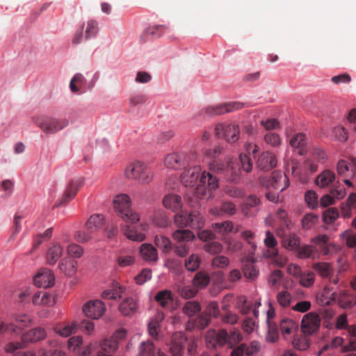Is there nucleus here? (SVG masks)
I'll list each match as a JSON object with an SVG mask.
<instances>
[{
	"instance_id": "1",
	"label": "nucleus",
	"mask_w": 356,
	"mask_h": 356,
	"mask_svg": "<svg viewBox=\"0 0 356 356\" xmlns=\"http://www.w3.org/2000/svg\"><path fill=\"white\" fill-rule=\"evenodd\" d=\"M201 169L198 165L189 168L181 174L180 178L182 184L186 187H193L200 178ZM219 179L211 172L204 171L200 176V184L194 190L197 198H202L207 195L208 191L218 188Z\"/></svg>"
},
{
	"instance_id": "2",
	"label": "nucleus",
	"mask_w": 356,
	"mask_h": 356,
	"mask_svg": "<svg viewBox=\"0 0 356 356\" xmlns=\"http://www.w3.org/2000/svg\"><path fill=\"white\" fill-rule=\"evenodd\" d=\"M243 339V336L240 331L234 328L227 332L225 329H220L218 331L209 330L205 336L207 346L209 348H217L227 345L229 348H232Z\"/></svg>"
},
{
	"instance_id": "3",
	"label": "nucleus",
	"mask_w": 356,
	"mask_h": 356,
	"mask_svg": "<svg viewBox=\"0 0 356 356\" xmlns=\"http://www.w3.org/2000/svg\"><path fill=\"white\" fill-rule=\"evenodd\" d=\"M209 170L231 183H237L240 178L241 168L234 158H227L225 162L213 160L209 163Z\"/></svg>"
},
{
	"instance_id": "4",
	"label": "nucleus",
	"mask_w": 356,
	"mask_h": 356,
	"mask_svg": "<svg viewBox=\"0 0 356 356\" xmlns=\"http://www.w3.org/2000/svg\"><path fill=\"white\" fill-rule=\"evenodd\" d=\"M124 175L127 178L136 180L141 184H147L154 178L151 168L140 161H135L129 164L125 168Z\"/></svg>"
},
{
	"instance_id": "5",
	"label": "nucleus",
	"mask_w": 356,
	"mask_h": 356,
	"mask_svg": "<svg viewBox=\"0 0 356 356\" xmlns=\"http://www.w3.org/2000/svg\"><path fill=\"white\" fill-rule=\"evenodd\" d=\"M114 209L118 214L126 222L135 224L139 221L138 213L131 209V201L129 197L126 194L117 195L114 200Z\"/></svg>"
},
{
	"instance_id": "6",
	"label": "nucleus",
	"mask_w": 356,
	"mask_h": 356,
	"mask_svg": "<svg viewBox=\"0 0 356 356\" xmlns=\"http://www.w3.org/2000/svg\"><path fill=\"white\" fill-rule=\"evenodd\" d=\"M195 159L193 154L172 152L165 156L164 165L171 169L179 170L189 167Z\"/></svg>"
},
{
	"instance_id": "7",
	"label": "nucleus",
	"mask_w": 356,
	"mask_h": 356,
	"mask_svg": "<svg viewBox=\"0 0 356 356\" xmlns=\"http://www.w3.org/2000/svg\"><path fill=\"white\" fill-rule=\"evenodd\" d=\"M260 184L266 188H270L283 191L289 186V179L286 175L280 171H274L270 177H261L259 178Z\"/></svg>"
},
{
	"instance_id": "8",
	"label": "nucleus",
	"mask_w": 356,
	"mask_h": 356,
	"mask_svg": "<svg viewBox=\"0 0 356 356\" xmlns=\"http://www.w3.org/2000/svg\"><path fill=\"white\" fill-rule=\"evenodd\" d=\"M36 124L44 133L52 134L66 127L69 121L65 118L44 117L39 119Z\"/></svg>"
},
{
	"instance_id": "9",
	"label": "nucleus",
	"mask_w": 356,
	"mask_h": 356,
	"mask_svg": "<svg viewBox=\"0 0 356 356\" xmlns=\"http://www.w3.org/2000/svg\"><path fill=\"white\" fill-rule=\"evenodd\" d=\"M216 135L220 138H224L229 143H234L239 138V127L235 124L219 123L215 127Z\"/></svg>"
},
{
	"instance_id": "10",
	"label": "nucleus",
	"mask_w": 356,
	"mask_h": 356,
	"mask_svg": "<svg viewBox=\"0 0 356 356\" xmlns=\"http://www.w3.org/2000/svg\"><path fill=\"white\" fill-rule=\"evenodd\" d=\"M321 318L314 312L305 314L301 321V331L305 335H312L320 328Z\"/></svg>"
},
{
	"instance_id": "11",
	"label": "nucleus",
	"mask_w": 356,
	"mask_h": 356,
	"mask_svg": "<svg viewBox=\"0 0 356 356\" xmlns=\"http://www.w3.org/2000/svg\"><path fill=\"white\" fill-rule=\"evenodd\" d=\"M264 243L269 248L265 254L266 257L273 259L278 266H284L285 264L284 259L278 257V250L276 249L277 241L270 231L266 232Z\"/></svg>"
},
{
	"instance_id": "12",
	"label": "nucleus",
	"mask_w": 356,
	"mask_h": 356,
	"mask_svg": "<svg viewBox=\"0 0 356 356\" xmlns=\"http://www.w3.org/2000/svg\"><path fill=\"white\" fill-rule=\"evenodd\" d=\"M83 178L82 177H74L72 179L64 192L62 197L60 200L59 205L65 204L70 200L75 197L78 191L83 185Z\"/></svg>"
},
{
	"instance_id": "13",
	"label": "nucleus",
	"mask_w": 356,
	"mask_h": 356,
	"mask_svg": "<svg viewBox=\"0 0 356 356\" xmlns=\"http://www.w3.org/2000/svg\"><path fill=\"white\" fill-rule=\"evenodd\" d=\"M105 310L104 302L99 300L89 301L83 307L84 314L93 319L99 318L104 314Z\"/></svg>"
},
{
	"instance_id": "14",
	"label": "nucleus",
	"mask_w": 356,
	"mask_h": 356,
	"mask_svg": "<svg viewBox=\"0 0 356 356\" xmlns=\"http://www.w3.org/2000/svg\"><path fill=\"white\" fill-rule=\"evenodd\" d=\"M186 337L181 332H175L171 338L170 353L172 356H183Z\"/></svg>"
},
{
	"instance_id": "15",
	"label": "nucleus",
	"mask_w": 356,
	"mask_h": 356,
	"mask_svg": "<svg viewBox=\"0 0 356 356\" xmlns=\"http://www.w3.org/2000/svg\"><path fill=\"white\" fill-rule=\"evenodd\" d=\"M54 275L51 270L42 269L33 278V282L38 287L49 288L54 284Z\"/></svg>"
},
{
	"instance_id": "16",
	"label": "nucleus",
	"mask_w": 356,
	"mask_h": 356,
	"mask_svg": "<svg viewBox=\"0 0 356 356\" xmlns=\"http://www.w3.org/2000/svg\"><path fill=\"white\" fill-rule=\"evenodd\" d=\"M339 306L343 309H351L356 305V294L348 290H341L336 296Z\"/></svg>"
},
{
	"instance_id": "17",
	"label": "nucleus",
	"mask_w": 356,
	"mask_h": 356,
	"mask_svg": "<svg viewBox=\"0 0 356 356\" xmlns=\"http://www.w3.org/2000/svg\"><path fill=\"white\" fill-rule=\"evenodd\" d=\"M277 165V159L270 152H263L259 157L257 162V167L265 171H268Z\"/></svg>"
},
{
	"instance_id": "18",
	"label": "nucleus",
	"mask_w": 356,
	"mask_h": 356,
	"mask_svg": "<svg viewBox=\"0 0 356 356\" xmlns=\"http://www.w3.org/2000/svg\"><path fill=\"white\" fill-rule=\"evenodd\" d=\"M296 256L301 259L319 258V252L316 246L312 245H303L299 246L295 252Z\"/></svg>"
},
{
	"instance_id": "19",
	"label": "nucleus",
	"mask_w": 356,
	"mask_h": 356,
	"mask_svg": "<svg viewBox=\"0 0 356 356\" xmlns=\"http://www.w3.org/2000/svg\"><path fill=\"white\" fill-rule=\"evenodd\" d=\"M154 300L163 309H170L174 300L171 291L167 289L158 291L154 296Z\"/></svg>"
},
{
	"instance_id": "20",
	"label": "nucleus",
	"mask_w": 356,
	"mask_h": 356,
	"mask_svg": "<svg viewBox=\"0 0 356 356\" xmlns=\"http://www.w3.org/2000/svg\"><path fill=\"white\" fill-rule=\"evenodd\" d=\"M58 268L66 276L72 277L76 272L77 261L70 257H65L60 261Z\"/></svg>"
},
{
	"instance_id": "21",
	"label": "nucleus",
	"mask_w": 356,
	"mask_h": 356,
	"mask_svg": "<svg viewBox=\"0 0 356 356\" xmlns=\"http://www.w3.org/2000/svg\"><path fill=\"white\" fill-rule=\"evenodd\" d=\"M140 253L142 258L149 262H156L159 259L158 251L150 243H143L140 247Z\"/></svg>"
},
{
	"instance_id": "22",
	"label": "nucleus",
	"mask_w": 356,
	"mask_h": 356,
	"mask_svg": "<svg viewBox=\"0 0 356 356\" xmlns=\"http://www.w3.org/2000/svg\"><path fill=\"white\" fill-rule=\"evenodd\" d=\"M46 336L47 333L43 328L36 327L23 334L22 340L24 343H33L44 339Z\"/></svg>"
},
{
	"instance_id": "23",
	"label": "nucleus",
	"mask_w": 356,
	"mask_h": 356,
	"mask_svg": "<svg viewBox=\"0 0 356 356\" xmlns=\"http://www.w3.org/2000/svg\"><path fill=\"white\" fill-rule=\"evenodd\" d=\"M335 179V174L332 171L325 170L316 177L315 183L320 188H325L334 183Z\"/></svg>"
},
{
	"instance_id": "24",
	"label": "nucleus",
	"mask_w": 356,
	"mask_h": 356,
	"mask_svg": "<svg viewBox=\"0 0 356 356\" xmlns=\"http://www.w3.org/2000/svg\"><path fill=\"white\" fill-rule=\"evenodd\" d=\"M163 204L166 209L176 211L181 208V198L178 195H166L163 199Z\"/></svg>"
},
{
	"instance_id": "25",
	"label": "nucleus",
	"mask_w": 356,
	"mask_h": 356,
	"mask_svg": "<svg viewBox=\"0 0 356 356\" xmlns=\"http://www.w3.org/2000/svg\"><path fill=\"white\" fill-rule=\"evenodd\" d=\"M139 356H165V353L158 350L156 352L152 341H147L140 343L139 347Z\"/></svg>"
},
{
	"instance_id": "26",
	"label": "nucleus",
	"mask_w": 356,
	"mask_h": 356,
	"mask_svg": "<svg viewBox=\"0 0 356 356\" xmlns=\"http://www.w3.org/2000/svg\"><path fill=\"white\" fill-rule=\"evenodd\" d=\"M282 245L286 249L296 252L300 245V238L295 233L284 234Z\"/></svg>"
},
{
	"instance_id": "27",
	"label": "nucleus",
	"mask_w": 356,
	"mask_h": 356,
	"mask_svg": "<svg viewBox=\"0 0 356 356\" xmlns=\"http://www.w3.org/2000/svg\"><path fill=\"white\" fill-rule=\"evenodd\" d=\"M313 270L323 278L330 277L334 273V269L330 263L316 262L312 265Z\"/></svg>"
},
{
	"instance_id": "28",
	"label": "nucleus",
	"mask_w": 356,
	"mask_h": 356,
	"mask_svg": "<svg viewBox=\"0 0 356 356\" xmlns=\"http://www.w3.org/2000/svg\"><path fill=\"white\" fill-rule=\"evenodd\" d=\"M138 308L137 302L133 298L124 299L119 305V310L124 316L134 314Z\"/></svg>"
},
{
	"instance_id": "29",
	"label": "nucleus",
	"mask_w": 356,
	"mask_h": 356,
	"mask_svg": "<svg viewBox=\"0 0 356 356\" xmlns=\"http://www.w3.org/2000/svg\"><path fill=\"white\" fill-rule=\"evenodd\" d=\"M124 287L118 282H113L110 289L104 291L102 297L104 299H117L121 298L124 291Z\"/></svg>"
},
{
	"instance_id": "30",
	"label": "nucleus",
	"mask_w": 356,
	"mask_h": 356,
	"mask_svg": "<svg viewBox=\"0 0 356 356\" xmlns=\"http://www.w3.org/2000/svg\"><path fill=\"white\" fill-rule=\"evenodd\" d=\"M214 230L223 235L229 232H238L241 231V226L238 225L234 228L233 223L231 221H225L222 222H216L213 225Z\"/></svg>"
},
{
	"instance_id": "31",
	"label": "nucleus",
	"mask_w": 356,
	"mask_h": 356,
	"mask_svg": "<svg viewBox=\"0 0 356 356\" xmlns=\"http://www.w3.org/2000/svg\"><path fill=\"white\" fill-rule=\"evenodd\" d=\"M63 249L59 243L53 244L47 253V262L49 265H54L62 256Z\"/></svg>"
},
{
	"instance_id": "32",
	"label": "nucleus",
	"mask_w": 356,
	"mask_h": 356,
	"mask_svg": "<svg viewBox=\"0 0 356 356\" xmlns=\"http://www.w3.org/2000/svg\"><path fill=\"white\" fill-rule=\"evenodd\" d=\"M307 144L306 136L302 133L297 134L290 140V145L294 148H298V154L303 155L306 152L305 146Z\"/></svg>"
},
{
	"instance_id": "33",
	"label": "nucleus",
	"mask_w": 356,
	"mask_h": 356,
	"mask_svg": "<svg viewBox=\"0 0 356 356\" xmlns=\"http://www.w3.org/2000/svg\"><path fill=\"white\" fill-rule=\"evenodd\" d=\"M78 324L76 322H73L70 324L57 325L55 326L54 330L61 337H67L75 333Z\"/></svg>"
},
{
	"instance_id": "34",
	"label": "nucleus",
	"mask_w": 356,
	"mask_h": 356,
	"mask_svg": "<svg viewBox=\"0 0 356 356\" xmlns=\"http://www.w3.org/2000/svg\"><path fill=\"white\" fill-rule=\"evenodd\" d=\"M104 223V219L102 215H92L86 223V227L91 232L97 231Z\"/></svg>"
},
{
	"instance_id": "35",
	"label": "nucleus",
	"mask_w": 356,
	"mask_h": 356,
	"mask_svg": "<svg viewBox=\"0 0 356 356\" xmlns=\"http://www.w3.org/2000/svg\"><path fill=\"white\" fill-rule=\"evenodd\" d=\"M154 243L164 253H169L172 249V242L170 238L163 235L156 236Z\"/></svg>"
},
{
	"instance_id": "36",
	"label": "nucleus",
	"mask_w": 356,
	"mask_h": 356,
	"mask_svg": "<svg viewBox=\"0 0 356 356\" xmlns=\"http://www.w3.org/2000/svg\"><path fill=\"white\" fill-rule=\"evenodd\" d=\"M172 237L179 243H184L193 240L195 235L188 229H177L172 234Z\"/></svg>"
},
{
	"instance_id": "37",
	"label": "nucleus",
	"mask_w": 356,
	"mask_h": 356,
	"mask_svg": "<svg viewBox=\"0 0 356 356\" xmlns=\"http://www.w3.org/2000/svg\"><path fill=\"white\" fill-rule=\"evenodd\" d=\"M201 311L200 305L195 300L187 301L182 307V312L189 318L193 317Z\"/></svg>"
},
{
	"instance_id": "38",
	"label": "nucleus",
	"mask_w": 356,
	"mask_h": 356,
	"mask_svg": "<svg viewBox=\"0 0 356 356\" xmlns=\"http://www.w3.org/2000/svg\"><path fill=\"white\" fill-rule=\"evenodd\" d=\"M236 211L235 205L230 202H226L222 204L220 209L218 208L211 209L210 212L216 216H220L222 214H234Z\"/></svg>"
},
{
	"instance_id": "39",
	"label": "nucleus",
	"mask_w": 356,
	"mask_h": 356,
	"mask_svg": "<svg viewBox=\"0 0 356 356\" xmlns=\"http://www.w3.org/2000/svg\"><path fill=\"white\" fill-rule=\"evenodd\" d=\"M209 282V276L206 273L202 271L197 273L193 279V284L197 289L206 287Z\"/></svg>"
},
{
	"instance_id": "40",
	"label": "nucleus",
	"mask_w": 356,
	"mask_h": 356,
	"mask_svg": "<svg viewBox=\"0 0 356 356\" xmlns=\"http://www.w3.org/2000/svg\"><path fill=\"white\" fill-rule=\"evenodd\" d=\"M201 264V258L196 254H192L185 259L184 266L191 272H195L199 269Z\"/></svg>"
},
{
	"instance_id": "41",
	"label": "nucleus",
	"mask_w": 356,
	"mask_h": 356,
	"mask_svg": "<svg viewBox=\"0 0 356 356\" xmlns=\"http://www.w3.org/2000/svg\"><path fill=\"white\" fill-rule=\"evenodd\" d=\"M22 347V343L20 342H10L6 346L5 349L7 352H15L13 356H35V353L31 351H16Z\"/></svg>"
},
{
	"instance_id": "42",
	"label": "nucleus",
	"mask_w": 356,
	"mask_h": 356,
	"mask_svg": "<svg viewBox=\"0 0 356 356\" xmlns=\"http://www.w3.org/2000/svg\"><path fill=\"white\" fill-rule=\"evenodd\" d=\"M280 327L283 337H286L297 328V324L291 319L283 318L280 323Z\"/></svg>"
},
{
	"instance_id": "43",
	"label": "nucleus",
	"mask_w": 356,
	"mask_h": 356,
	"mask_svg": "<svg viewBox=\"0 0 356 356\" xmlns=\"http://www.w3.org/2000/svg\"><path fill=\"white\" fill-rule=\"evenodd\" d=\"M204 225V219L197 211L190 213V227L193 229H202Z\"/></svg>"
},
{
	"instance_id": "44",
	"label": "nucleus",
	"mask_w": 356,
	"mask_h": 356,
	"mask_svg": "<svg viewBox=\"0 0 356 356\" xmlns=\"http://www.w3.org/2000/svg\"><path fill=\"white\" fill-rule=\"evenodd\" d=\"M124 235L130 240L142 241L145 239V234L138 232L136 227L133 225H127L124 229Z\"/></svg>"
},
{
	"instance_id": "45",
	"label": "nucleus",
	"mask_w": 356,
	"mask_h": 356,
	"mask_svg": "<svg viewBox=\"0 0 356 356\" xmlns=\"http://www.w3.org/2000/svg\"><path fill=\"white\" fill-rule=\"evenodd\" d=\"M101 352L107 353H112L115 352L118 348V342L114 338L106 339L101 344Z\"/></svg>"
},
{
	"instance_id": "46",
	"label": "nucleus",
	"mask_w": 356,
	"mask_h": 356,
	"mask_svg": "<svg viewBox=\"0 0 356 356\" xmlns=\"http://www.w3.org/2000/svg\"><path fill=\"white\" fill-rule=\"evenodd\" d=\"M242 270L244 276L250 280L255 279L259 273L257 266L250 262L243 264Z\"/></svg>"
},
{
	"instance_id": "47",
	"label": "nucleus",
	"mask_w": 356,
	"mask_h": 356,
	"mask_svg": "<svg viewBox=\"0 0 356 356\" xmlns=\"http://www.w3.org/2000/svg\"><path fill=\"white\" fill-rule=\"evenodd\" d=\"M82 345L83 339L80 336L72 337L67 341L68 350L76 354H78Z\"/></svg>"
},
{
	"instance_id": "48",
	"label": "nucleus",
	"mask_w": 356,
	"mask_h": 356,
	"mask_svg": "<svg viewBox=\"0 0 356 356\" xmlns=\"http://www.w3.org/2000/svg\"><path fill=\"white\" fill-rule=\"evenodd\" d=\"M260 204L259 199L255 196L250 195L248 196L243 205V212L245 216L250 215L249 210L250 208L256 207Z\"/></svg>"
},
{
	"instance_id": "49",
	"label": "nucleus",
	"mask_w": 356,
	"mask_h": 356,
	"mask_svg": "<svg viewBox=\"0 0 356 356\" xmlns=\"http://www.w3.org/2000/svg\"><path fill=\"white\" fill-rule=\"evenodd\" d=\"M268 329L266 336V339L268 342L274 343L279 339V332L277 326L275 323L268 322Z\"/></svg>"
},
{
	"instance_id": "50",
	"label": "nucleus",
	"mask_w": 356,
	"mask_h": 356,
	"mask_svg": "<svg viewBox=\"0 0 356 356\" xmlns=\"http://www.w3.org/2000/svg\"><path fill=\"white\" fill-rule=\"evenodd\" d=\"M14 319L17 323V325H15L17 327L16 334L19 333L20 330L23 329L24 327L28 326L31 322V318L26 314H15Z\"/></svg>"
},
{
	"instance_id": "51",
	"label": "nucleus",
	"mask_w": 356,
	"mask_h": 356,
	"mask_svg": "<svg viewBox=\"0 0 356 356\" xmlns=\"http://www.w3.org/2000/svg\"><path fill=\"white\" fill-rule=\"evenodd\" d=\"M344 339L341 337H335L333 338L330 343H327L325 344L321 350L318 353V355H321L323 352L327 351L329 350L335 349L339 346L343 345Z\"/></svg>"
},
{
	"instance_id": "52",
	"label": "nucleus",
	"mask_w": 356,
	"mask_h": 356,
	"mask_svg": "<svg viewBox=\"0 0 356 356\" xmlns=\"http://www.w3.org/2000/svg\"><path fill=\"white\" fill-rule=\"evenodd\" d=\"M307 335L296 337L293 340V346L296 349L300 350H305L309 346V340L307 338Z\"/></svg>"
},
{
	"instance_id": "53",
	"label": "nucleus",
	"mask_w": 356,
	"mask_h": 356,
	"mask_svg": "<svg viewBox=\"0 0 356 356\" xmlns=\"http://www.w3.org/2000/svg\"><path fill=\"white\" fill-rule=\"evenodd\" d=\"M277 301L282 307H287L291 303V296L287 291H282L277 295Z\"/></svg>"
},
{
	"instance_id": "54",
	"label": "nucleus",
	"mask_w": 356,
	"mask_h": 356,
	"mask_svg": "<svg viewBox=\"0 0 356 356\" xmlns=\"http://www.w3.org/2000/svg\"><path fill=\"white\" fill-rule=\"evenodd\" d=\"M175 223L180 227H190V214L186 212H181L175 216Z\"/></svg>"
},
{
	"instance_id": "55",
	"label": "nucleus",
	"mask_w": 356,
	"mask_h": 356,
	"mask_svg": "<svg viewBox=\"0 0 356 356\" xmlns=\"http://www.w3.org/2000/svg\"><path fill=\"white\" fill-rule=\"evenodd\" d=\"M339 217V211L337 208L332 207L324 211L323 218L325 223L331 224Z\"/></svg>"
},
{
	"instance_id": "56",
	"label": "nucleus",
	"mask_w": 356,
	"mask_h": 356,
	"mask_svg": "<svg viewBox=\"0 0 356 356\" xmlns=\"http://www.w3.org/2000/svg\"><path fill=\"white\" fill-rule=\"evenodd\" d=\"M321 296L324 300H322V302L325 305H330L332 302L336 300L337 294L332 291V289L328 286H326L321 293Z\"/></svg>"
},
{
	"instance_id": "57",
	"label": "nucleus",
	"mask_w": 356,
	"mask_h": 356,
	"mask_svg": "<svg viewBox=\"0 0 356 356\" xmlns=\"http://www.w3.org/2000/svg\"><path fill=\"white\" fill-rule=\"evenodd\" d=\"M98 32L97 22L95 20H90L87 22V27L86 29L85 39L88 40L95 38Z\"/></svg>"
},
{
	"instance_id": "58",
	"label": "nucleus",
	"mask_w": 356,
	"mask_h": 356,
	"mask_svg": "<svg viewBox=\"0 0 356 356\" xmlns=\"http://www.w3.org/2000/svg\"><path fill=\"white\" fill-rule=\"evenodd\" d=\"M300 284L305 287H309L313 285L314 282L315 275L312 271L307 272L305 273H301L299 277Z\"/></svg>"
},
{
	"instance_id": "59",
	"label": "nucleus",
	"mask_w": 356,
	"mask_h": 356,
	"mask_svg": "<svg viewBox=\"0 0 356 356\" xmlns=\"http://www.w3.org/2000/svg\"><path fill=\"white\" fill-rule=\"evenodd\" d=\"M84 80H85L84 76L81 74H80V73L76 74L74 76V77L72 79L70 83V88L71 90L73 92H76L79 91L80 86H81V84L83 83Z\"/></svg>"
},
{
	"instance_id": "60",
	"label": "nucleus",
	"mask_w": 356,
	"mask_h": 356,
	"mask_svg": "<svg viewBox=\"0 0 356 356\" xmlns=\"http://www.w3.org/2000/svg\"><path fill=\"white\" fill-rule=\"evenodd\" d=\"M204 250L210 254H218L221 252L222 246L220 243L213 240L204 245Z\"/></svg>"
},
{
	"instance_id": "61",
	"label": "nucleus",
	"mask_w": 356,
	"mask_h": 356,
	"mask_svg": "<svg viewBox=\"0 0 356 356\" xmlns=\"http://www.w3.org/2000/svg\"><path fill=\"white\" fill-rule=\"evenodd\" d=\"M196 327L200 330L205 329L210 323L211 318L204 312L194 319Z\"/></svg>"
},
{
	"instance_id": "62",
	"label": "nucleus",
	"mask_w": 356,
	"mask_h": 356,
	"mask_svg": "<svg viewBox=\"0 0 356 356\" xmlns=\"http://www.w3.org/2000/svg\"><path fill=\"white\" fill-rule=\"evenodd\" d=\"M212 266L218 268H225L229 264V259L222 255L215 257L211 261Z\"/></svg>"
},
{
	"instance_id": "63",
	"label": "nucleus",
	"mask_w": 356,
	"mask_h": 356,
	"mask_svg": "<svg viewBox=\"0 0 356 356\" xmlns=\"http://www.w3.org/2000/svg\"><path fill=\"white\" fill-rule=\"evenodd\" d=\"M179 294L185 299L193 298L197 293V290L189 286L179 287L178 289Z\"/></svg>"
},
{
	"instance_id": "64",
	"label": "nucleus",
	"mask_w": 356,
	"mask_h": 356,
	"mask_svg": "<svg viewBox=\"0 0 356 356\" xmlns=\"http://www.w3.org/2000/svg\"><path fill=\"white\" fill-rule=\"evenodd\" d=\"M244 348L246 356H254L260 351L261 343L257 341H252L249 346L245 344V348Z\"/></svg>"
}]
</instances>
